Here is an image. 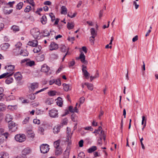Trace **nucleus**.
I'll use <instances>...</instances> for the list:
<instances>
[{"mask_svg":"<svg viewBox=\"0 0 158 158\" xmlns=\"http://www.w3.org/2000/svg\"><path fill=\"white\" fill-rule=\"evenodd\" d=\"M15 138L16 141L19 142H24L26 139V136L23 134H17L15 136Z\"/></svg>","mask_w":158,"mask_h":158,"instance_id":"nucleus-1","label":"nucleus"},{"mask_svg":"<svg viewBox=\"0 0 158 158\" xmlns=\"http://www.w3.org/2000/svg\"><path fill=\"white\" fill-rule=\"evenodd\" d=\"M31 150L29 148H26L24 149L22 151V154L21 156L22 158H27L26 155L31 153Z\"/></svg>","mask_w":158,"mask_h":158,"instance_id":"nucleus-2","label":"nucleus"},{"mask_svg":"<svg viewBox=\"0 0 158 158\" xmlns=\"http://www.w3.org/2000/svg\"><path fill=\"white\" fill-rule=\"evenodd\" d=\"M49 145L47 144H43L40 146V150L41 153H45L49 150Z\"/></svg>","mask_w":158,"mask_h":158,"instance_id":"nucleus-3","label":"nucleus"},{"mask_svg":"<svg viewBox=\"0 0 158 158\" xmlns=\"http://www.w3.org/2000/svg\"><path fill=\"white\" fill-rule=\"evenodd\" d=\"M76 59L77 60L80 59L81 62L85 64H88L87 61L85 60V56L83 52L80 54L79 57H76Z\"/></svg>","mask_w":158,"mask_h":158,"instance_id":"nucleus-4","label":"nucleus"},{"mask_svg":"<svg viewBox=\"0 0 158 158\" xmlns=\"http://www.w3.org/2000/svg\"><path fill=\"white\" fill-rule=\"evenodd\" d=\"M8 127L12 132L15 131L17 129V127L16 126L15 123L13 121L9 123Z\"/></svg>","mask_w":158,"mask_h":158,"instance_id":"nucleus-5","label":"nucleus"},{"mask_svg":"<svg viewBox=\"0 0 158 158\" xmlns=\"http://www.w3.org/2000/svg\"><path fill=\"white\" fill-rule=\"evenodd\" d=\"M31 32L32 34V35L33 37L35 39H37L40 35V32L38 29H33Z\"/></svg>","mask_w":158,"mask_h":158,"instance_id":"nucleus-6","label":"nucleus"},{"mask_svg":"<svg viewBox=\"0 0 158 158\" xmlns=\"http://www.w3.org/2000/svg\"><path fill=\"white\" fill-rule=\"evenodd\" d=\"M49 114L50 116L52 118L58 117V113L57 112V110L54 109H52L50 111Z\"/></svg>","mask_w":158,"mask_h":158,"instance_id":"nucleus-7","label":"nucleus"},{"mask_svg":"<svg viewBox=\"0 0 158 158\" xmlns=\"http://www.w3.org/2000/svg\"><path fill=\"white\" fill-rule=\"evenodd\" d=\"M39 87V84L36 82L31 83L29 86V89L34 91Z\"/></svg>","mask_w":158,"mask_h":158,"instance_id":"nucleus-8","label":"nucleus"},{"mask_svg":"<svg viewBox=\"0 0 158 158\" xmlns=\"http://www.w3.org/2000/svg\"><path fill=\"white\" fill-rule=\"evenodd\" d=\"M48 88V87L44 88L42 89H40V90L36 91L35 93L33 94H30L29 96H30V99L31 100H34L35 98V95L36 94H38V93L44 91V90H46V89H47Z\"/></svg>","mask_w":158,"mask_h":158,"instance_id":"nucleus-9","label":"nucleus"},{"mask_svg":"<svg viewBox=\"0 0 158 158\" xmlns=\"http://www.w3.org/2000/svg\"><path fill=\"white\" fill-rule=\"evenodd\" d=\"M49 70V67L46 64H44L41 66V71L42 72L47 73Z\"/></svg>","mask_w":158,"mask_h":158,"instance_id":"nucleus-10","label":"nucleus"},{"mask_svg":"<svg viewBox=\"0 0 158 158\" xmlns=\"http://www.w3.org/2000/svg\"><path fill=\"white\" fill-rule=\"evenodd\" d=\"M49 47L50 50L52 51L57 49L58 48V45L55 43L52 42L51 43Z\"/></svg>","mask_w":158,"mask_h":158,"instance_id":"nucleus-11","label":"nucleus"},{"mask_svg":"<svg viewBox=\"0 0 158 158\" xmlns=\"http://www.w3.org/2000/svg\"><path fill=\"white\" fill-rule=\"evenodd\" d=\"M15 66L13 65H6L5 67V69H7V72L9 74L11 73L14 69Z\"/></svg>","mask_w":158,"mask_h":158,"instance_id":"nucleus-12","label":"nucleus"},{"mask_svg":"<svg viewBox=\"0 0 158 158\" xmlns=\"http://www.w3.org/2000/svg\"><path fill=\"white\" fill-rule=\"evenodd\" d=\"M5 130L4 129L1 128H0V136H4L5 137L6 139H7L9 135V134L7 132H4Z\"/></svg>","mask_w":158,"mask_h":158,"instance_id":"nucleus-13","label":"nucleus"},{"mask_svg":"<svg viewBox=\"0 0 158 158\" xmlns=\"http://www.w3.org/2000/svg\"><path fill=\"white\" fill-rule=\"evenodd\" d=\"M13 73H11V74L8 75V77H7V79L6 80L5 82L6 83L8 84H10L13 81V79L12 77H10L12 76L13 74Z\"/></svg>","mask_w":158,"mask_h":158,"instance_id":"nucleus-14","label":"nucleus"},{"mask_svg":"<svg viewBox=\"0 0 158 158\" xmlns=\"http://www.w3.org/2000/svg\"><path fill=\"white\" fill-rule=\"evenodd\" d=\"M28 45L32 47H36L38 45V41L36 40L29 41L28 43Z\"/></svg>","mask_w":158,"mask_h":158,"instance_id":"nucleus-15","label":"nucleus"},{"mask_svg":"<svg viewBox=\"0 0 158 158\" xmlns=\"http://www.w3.org/2000/svg\"><path fill=\"white\" fill-rule=\"evenodd\" d=\"M70 148L69 147H67L66 150L64 153V158H68L69 154Z\"/></svg>","mask_w":158,"mask_h":158,"instance_id":"nucleus-16","label":"nucleus"},{"mask_svg":"<svg viewBox=\"0 0 158 158\" xmlns=\"http://www.w3.org/2000/svg\"><path fill=\"white\" fill-rule=\"evenodd\" d=\"M12 10H9L8 8L6 6H4V8L3 9V11L4 14L7 15L11 13L12 12Z\"/></svg>","mask_w":158,"mask_h":158,"instance_id":"nucleus-17","label":"nucleus"},{"mask_svg":"<svg viewBox=\"0 0 158 158\" xmlns=\"http://www.w3.org/2000/svg\"><path fill=\"white\" fill-rule=\"evenodd\" d=\"M14 76L15 78L17 80H20L22 78V76L19 72H17L15 73L14 74Z\"/></svg>","mask_w":158,"mask_h":158,"instance_id":"nucleus-18","label":"nucleus"},{"mask_svg":"<svg viewBox=\"0 0 158 158\" xmlns=\"http://www.w3.org/2000/svg\"><path fill=\"white\" fill-rule=\"evenodd\" d=\"M27 136L28 138L33 139L34 138L35 134L31 130H29L27 131Z\"/></svg>","mask_w":158,"mask_h":158,"instance_id":"nucleus-19","label":"nucleus"},{"mask_svg":"<svg viewBox=\"0 0 158 158\" xmlns=\"http://www.w3.org/2000/svg\"><path fill=\"white\" fill-rule=\"evenodd\" d=\"M10 46L9 44L8 43H5L1 45V47L2 50H6Z\"/></svg>","mask_w":158,"mask_h":158,"instance_id":"nucleus-20","label":"nucleus"},{"mask_svg":"<svg viewBox=\"0 0 158 158\" xmlns=\"http://www.w3.org/2000/svg\"><path fill=\"white\" fill-rule=\"evenodd\" d=\"M61 126L57 125L55 126L53 128V132L55 134H57L60 131Z\"/></svg>","mask_w":158,"mask_h":158,"instance_id":"nucleus-21","label":"nucleus"},{"mask_svg":"<svg viewBox=\"0 0 158 158\" xmlns=\"http://www.w3.org/2000/svg\"><path fill=\"white\" fill-rule=\"evenodd\" d=\"M63 101L61 98L59 97L57 98L56 103L57 105L60 107H61L63 105Z\"/></svg>","mask_w":158,"mask_h":158,"instance_id":"nucleus-22","label":"nucleus"},{"mask_svg":"<svg viewBox=\"0 0 158 158\" xmlns=\"http://www.w3.org/2000/svg\"><path fill=\"white\" fill-rule=\"evenodd\" d=\"M90 32L91 35H92L91 37L93 39H94L95 37L97 35V32L95 31L94 29L93 28H92L90 29Z\"/></svg>","mask_w":158,"mask_h":158,"instance_id":"nucleus-23","label":"nucleus"},{"mask_svg":"<svg viewBox=\"0 0 158 158\" xmlns=\"http://www.w3.org/2000/svg\"><path fill=\"white\" fill-rule=\"evenodd\" d=\"M67 13V8L64 6H62L61 7V13L62 14L66 15Z\"/></svg>","mask_w":158,"mask_h":158,"instance_id":"nucleus-24","label":"nucleus"},{"mask_svg":"<svg viewBox=\"0 0 158 158\" xmlns=\"http://www.w3.org/2000/svg\"><path fill=\"white\" fill-rule=\"evenodd\" d=\"M84 85L87 86L89 89L91 91L93 89V85L92 84L87 82H85L84 83Z\"/></svg>","mask_w":158,"mask_h":158,"instance_id":"nucleus-25","label":"nucleus"},{"mask_svg":"<svg viewBox=\"0 0 158 158\" xmlns=\"http://www.w3.org/2000/svg\"><path fill=\"white\" fill-rule=\"evenodd\" d=\"M41 22L43 24H45L47 22V19L45 15H43L41 19Z\"/></svg>","mask_w":158,"mask_h":158,"instance_id":"nucleus-26","label":"nucleus"},{"mask_svg":"<svg viewBox=\"0 0 158 158\" xmlns=\"http://www.w3.org/2000/svg\"><path fill=\"white\" fill-rule=\"evenodd\" d=\"M12 117L10 114H7L6 115V122L10 123L11 122L12 119Z\"/></svg>","mask_w":158,"mask_h":158,"instance_id":"nucleus-27","label":"nucleus"},{"mask_svg":"<svg viewBox=\"0 0 158 158\" xmlns=\"http://www.w3.org/2000/svg\"><path fill=\"white\" fill-rule=\"evenodd\" d=\"M82 72L83 73L84 76L86 79H88L90 75L89 73L87 72L86 69H82Z\"/></svg>","mask_w":158,"mask_h":158,"instance_id":"nucleus-28","label":"nucleus"},{"mask_svg":"<svg viewBox=\"0 0 158 158\" xmlns=\"http://www.w3.org/2000/svg\"><path fill=\"white\" fill-rule=\"evenodd\" d=\"M22 45V43L20 42H19L17 43L15 45V46L16 47V49H14V52H16V50H18L19 51V50L20 48Z\"/></svg>","mask_w":158,"mask_h":158,"instance_id":"nucleus-29","label":"nucleus"},{"mask_svg":"<svg viewBox=\"0 0 158 158\" xmlns=\"http://www.w3.org/2000/svg\"><path fill=\"white\" fill-rule=\"evenodd\" d=\"M8 109L12 110H16L17 108V106L16 105H9L8 106Z\"/></svg>","mask_w":158,"mask_h":158,"instance_id":"nucleus-30","label":"nucleus"},{"mask_svg":"<svg viewBox=\"0 0 158 158\" xmlns=\"http://www.w3.org/2000/svg\"><path fill=\"white\" fill-rule=\"evenodd\" d=\"M97 150V147L93 146L89 148L87 150L88 152L89 153H92Z\"/></svg>","mask_w":158,"mask_h":158,"instance_id":"nucleus-31","label":"nucleus"},{"mask_svg":"<svg viewBox=\"0 0 158 158\" xmlns=\"http://www.w3.org/2000/svg\"><path fill=\"white\" fill-rule=\"evenodd\" d=\"M41 49V46H36L33 50V51L34 53H37L40 51Z\"/></svg>","mask_w":158,"mask_h":158,"instance_id":"nucleus-32","label":"nucleus"},{"mask_svg":"<svg viewBox=\"0 0 158 158\" xmlns=\"http://www.w3.org/2000/svg\"><path fill=\"white\" fill-rule=\"evenodd\" d=\"M11 29L14 31L15 32L19 31V27L18 26L15 25L13 26L12 27Z\"/></svg>","mask_w":158,"mask_h":158,"instance_id":"nucleus-33","label":"nucleus"},{"mask_svg":"<svg viewBox=\"0 0 158 158\" xmlns=\"http://www.w3.org/2000/svg\"><path fill=\"white\" fill-rule=\"evenodd\" d=\"M74 24L73 23H70L68 22L67 23V28L69 30L71 29L74 27Z\"/></svg>","mask_w":158,"mask_h":158,"instance_id":"nucleus-34","label":"nucleus"},{"mask_svg":"<svg viewBox=\"0 0 158 158\" xmlns=\"http://www.w3.org/2000/svg\"><path fill=\"white\" fill-rule=\"evenodd\" d=\"M62 152V150L61 148H56L55 152V154L56 155H59L61 154Z\"/></svg>","mask_w":158,"mask_h":158,"instance_id":"nucleus-35","label":"nucleus"},{"mask_svg":"<svg viewBox=\"0 0 158 158\" xmlns=\"http://www.w3.org/2000/svg\"><path fill=\"white\" fill-rule=\"evenodd\" d=\"M23 2H20L19 3L17 4L16 6V8L17 9H18L19 10L21 9L23 6Z\"/></svg>","mask_w":158,"mask_h":158,"instance_id":"nucleus-36","label":"nucleus"},{"mask_svg":"<svg viewBox=\"0 0 158 158\" xmlns=\"http://www.w3.org/2000/svg\"><path fill=\"white\" fill-rule=\"evenodd\" d=\"M63 86L64 87V91H67L69 90V86L68 85L64 83L63 84Z\"/></svg>","mask_w":158,"mask_h":158,"instance_id":"nucleus-37","label":"nucleus"},{"mask_svg":"<svg viewBox=\"0 0 158 158\" xmlns=\"http://www.w3.org/2000/svg\"><path fill=\"white\" fill-rule=\"evenodd\" d=\"M28 54V53H27V52H26V51L23 50H21L20 53V54L21 55L23 56H27Z\"/></svg>","mask_w":158,"mask_h":158,"instance_id":"nucleus-38","label":"nucleus"},{"mask_svg":"<svg viewBox=\"0 0 158 158\" xmlns=\"http://www.w3.org/2000/svg\"><path fill=\"white\" fill-rule=\"evenodd\" d=\"M37 59L39 61H42L44 60V56L43 55H41L37 56Z\"/></svg>","mask_w":158,"mask_h":158,"instance_id":"nucleus-39","label":"nucleus"},{"mask_svg":"<svg viewBox=\"0 0 158 158\" xmlns=\"http://www.w3.org/2000/svg\"><path fill=\"white\" fill-rule=\"evenodd\" d=\"M35 62L33 60H30L27 62V64L30 66H32L35 65Z\"/></svg>","mask_w":158,"mask_h":158,"instance_id":"nucleus-40","label":"nucleus"},{"mask_svg":"<svg viewBox=\"0 0 158 158\" xmlns=\"http://www.w3.org/2000/svg\"><path fill=\"white\" fill-rule=\"evenodd\" d=\"M54 145L55 147L56 148H58L59 145H60V142L59 140H57L56 141H55L54 143Z\"/></svg>","mask_w":158,"mask_h":158,"instance_id":"nucleus-41","label":"nucleus"},{"mask_svg":"<svg viewBox=\"0 0 158 158\" xmlns=\"http://www.w3.org/2000/svg\"><path fill=\"white\" fill-rule=\"evenodd\" d=\"M99 77V74L98 71L97 72L95 75L94 76H91L90 77V80L92 81L94 79L98 77Z\"/></svg>","mask_w":158,"mask_h":158,"instance_id":"nucleus-42","label":"nucleus"},{"mask_svg":"<svg viewBox=\"0 0 158 158\" xmlns=\"http://www.w3.org/2000/svg\"><path fill=\"white\" fill-rule=\"evenodd\" d=\"M75 64V61L74 60V59H72V61H70L69 63V67L70 68L71 67L73 66Z\"/></svg>","mask_w":158,"mask_h":158,"instance_id":"nucleus-43","label":"nucleus"},{"mask_svg":"<svg viewBox=\"0 0 158 158\" xmlns=\"http://www.w3.org/2000/svg\"><path fill=\"white\" fill-rule=\"evenodd\" d=\"M85 154L83 152H80L78 155L77 158H82L83 157H85Z\"/></svg>","mask_w":158,"mask_h":158,"instance_id":"nucleus-44","label":"nucleus"},{"mask_svg":"<svg viewBox=\"0 0 158 158\" xmlns=\"http://www.w3.org/2000/svg\"><path fill=\"white\" fill-rule=\"evenodd\" d=\"M71 133V130L70 128L68 127L67 128V133L68 135L67 136V138L68 139V140H69V135Z\"/></svg>","mask_w":158,"mask_h":158,"instance_id":"nucleus-45","label":"nucleus"},{"mask_svg":"<svg viewBox=\"0 0 158 158\" xmlns=\"http://www.w3.org/2000/svg\"><path fill=\"white\" fill-rule=\"evenodd\" d=\"M31 6H27L24 9V11L26 12H28L31 10Z\"/></svg>","mask_w":158,"mask_h":158,"instance_id":"nucleus-46","label":"nucleus"},{"mask_svg":"<svg viewBox=\"0 0 158 158\" xmlns=\"http://www.w3.org/2000/svg\"><path fill=\"white\" fill-rule=\"evenodd\" d=\"M55 83L56 85L60 86L61 85V82L60 80L59 79H57L55 81Z\"/></svg>","mask_w":158,"mask_h":158,"instance_id":"nucleus-47","label":"nucleus"},{"mask_svg":"<svg viewBox=\"0 0 158 158\" xmlns=\"http://www.w3.org/2000/svg\"><path fill=\"white\" fill-rule=\"evenodd\" d=\"M56 92L54 91H51L48 93V95L50 96H54L56 95Z\"/></svg>","mask_w":158,"mask_h":158,"instance_id":"nucleus-48","label":"nucleus"},{"mask_svg":"<svg viewBox=\"0 0 158 158\" xmlns=\"http://www.w3.org/2000/svg\"><path fill=\"white\" fill-rule=\"evenodd\" d=\"M8 74L9 73H6L2 74L1 75H0V79L3 78L5 77L8 76Z\"/></svg>","mask_w":158,"mask_h":158,"instance_id":"nucleus-49","label":"nucleus"},{"mask_svg":"<svg viewBox=\"0 0 158 158\" xmlns=\"http://www.w3.org/2000/svg\"><path fill=\"white\" fill-rule=\"evenodd\" d=\"M53 101L51 99H48L46 102L48 105H51L53 103Z\"/></svg>","mask_w":158,"mask_h":158,"instance_id":"nucleus-50","label":"nucleus"},{"mask_svg":"<svg viewBox=\"0 0 158 158\" xmlns=\"http://www.w3.org/2000/svg\"><path fill=\"white\" fill-rule=\"evenodd\" d=\"M62 52H64L67 50L66 47L65 45L62 46L60 48Z\"/></svg>","mask_w":158,"mask_h":158,"instance_id":"nucleus-51","label":"nucleus"},{"mask_svg":"<svg viewBox=\"0 0 158 158\" xmlns=\"http://www.w3.org/2000/svg\"><path fill=\"white\" fill-rule=\"evenodd\" d=\"M49 16H50L52 21L55 20V16L52 13H50L49 14Z\"/></svg>","mask_w":158,"mask_h":158,"instance_id":"nucleus-52","label":"nucleus"},{"mask_svg":"<svg viewBox=\"0 0 158 158\" xmlns=\"http://www.w3.org/2000/svg\"><path fill=\"white\" fill-rule=\"evenodd\" d=\"M15 3V1H13L12 2H9L8 3H6V4L5 5H9L11 7H12V6L13 5V4Z\"/></svg>","mask_w":158,"mask_h":158,"instance_id":"nucleus-53","label":"nucleus"},{"mask_svg":"<svg viewBox=\"0 0 158 158\" xmlns=\"http://www.w3.org/2000/svg\"><path fill=\"white\" fill-rule=\"evenodd\" d=\"M33 122L35 124H39L40 123V121L37 119H35L33 120Z\"/></svg>","mask_w":158,"mask_h":158,"instance_id":"nucleus-54","label":"nucleus"},{"mask_svg":"<svg viewBox=\"0 0 158 158\" xmlns=\"http://www.w3.org/2000/svg\"><path fill=\"white\" fill-rule=\"evenodd\" d=\"M85 130H89L92 131L93 130V128L91 126L86 127L84 128Z\"/></svg>","mask_w":158,"mask_h":158,"instance_id":"nucleus-55","label":"nucleus"},{"mask_svg":"<svg viewBox=\"0 0 158 158\" xmlns=\"http://www.w3.org/2000/svg\"><path fill=\"white\" fill-rule=\"evenodd\" d=\"M27 1L32 6H34L35 5L33 0H27Z\"/></svg>","mask_w":158,"mask_h":158,"instance_id":"nucleus-56","label":"nucleus"},{"mask_svg":"<svg viewBox=\"0 0 158 158\" xmlns=\"http://www.w3.org/2000/svg\"><path fill=\"white\" fill-rule=\"evenodd\" d=\"M85 100V98L83 97H81L80 98V103L81 104L83 103Z\"/></svg>","mask_w":158,"mask_h":158,"instance_id":"nucleus-57","label":"nucleus"},{"mask_svg":"<svg viewBox=\"0 0 158 158\" xmlns=\"http://www.w3.org/2000/svg\"><path fill=\"white\" fill-rule=\"evenodd\" d=\"M102 136H100V139H98V144L99 145H100V146L102 144Z\"/></svg>","mask_w":158,"mask_h":158,"instance_id":"nucleus-58","label":"nucleus"},{"mask_svg":"<svg viewBox=\"0 0 158 158\" xmlns=\"http://www.w3.org/2000/svg\"><path fill=\"white\" fill-rule=\"evenodd\" d=\"M68 119L66 118H65L63 119L62 122V124L63 125H66L67 123H68Z\"/></svg>","mask_w":158,"mask_h":158,"instance_id":"nucleus-59","label":"nucleus"},{"mask_svg":"<svg viewBox=\"0 0 158 158\" xmlns=\"http://www.w3.org/2000/svg\"><path fill=\"white\" fill-rule=\"evenodd\" d=\"M83 140L82 139L80 140L79 142V146L80 147H82L83 146Z\"/></svg>","mask_w":158,"mask_h":158,"instance_id":"nucleus-60","label":"nucleus"},{"mask_svg":"<svg viewBox=\"0 0 158 158\" xmlns=\"http://www.w3.org/2000/svg\"><path fill=\"white\" fill-rule=\"evenodd\" d=\"M133 5L135 6V8L136 9H137L138 8L139 5L137 4V2L135 1L133 2Z\"/></svg>","mask_w":158,"mask_h":158,"instance_id":"nucleus-61","label":"nucleus"},{"mask_svg":"<svg viewBox=\"0 0 158 158\" xmlns=\"http://www.w3.org/2000/svg\"><path fill=\"white\" fill-rule=\"evenodd\" d=\"M29 117H27L23 121V124H26L28 122L29 119Z\"/></svg>","mask_w":158,"mask_h":158,"instance_id":"nucleus-62","label":"nucleus"},{"mask_svg":"<svg viewBox=\"0 0 158 158\" xmlns=\"http://www.w3.org/2000/svg\"><path fill=\"white\" fill-rule=\"evenodd\" d=\"M97 130H98V131H101L100 135H102V134L104 133V132H103L102 131V128L101 126H99L98 127V128L97 129Z\"/></svg>","mask_w":158,"mask_h":158,"instance_id":"nucleus-63","label":"nucleus"},{"mask_svg":"<svg viewBox=\"0 0 158 158\" xmlns=\"http://www.w3.org/2000/svg\"><path fill=\"white\" fill-rule=\"evenodd\" d=\"M3 158H9L8 154L6 153H4L2 156Z\"/></svg>","mask_w":158,"mask_h":158,"instance_id":"nucleus-64","label":"nucleus"}]
</instances>
